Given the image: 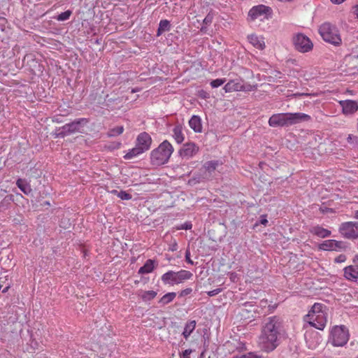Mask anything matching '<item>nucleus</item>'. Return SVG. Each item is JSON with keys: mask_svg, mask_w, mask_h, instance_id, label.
<instances>
[{"mask_svg": "<svg viewBox=\"0 0 358 358\" xmlns=\"http://www.w3.org/2000/svg\"><path fill=\"white\" fill-rule=\"evenodd\" d=\"M286 336L285 323L280 317L274 315L264 320L259 341L265 352L274 350Z\"/></svg>", "mask_w": 358, "mask_h": 358, "instance_id": "f257e3e1", "label": "nucleus"}, {"mask_svg": "<svg viewBox=\"0 0 358 358\" xmlns=\"http://www.w3.org/2000/svg\"><path fill=\"white\" fill-rule=\"evenodd\" d=\"M311 117L303 113H277L271 115L268 120V124L273 127H289L303 122H308Z\"/></svg>", "mask_w": 358, "mask_h": 358, "instance_id": "f03ea898", "label": "nucleus"}, {"mask_svg": "<svg viewBox=\"0 0 358 358\" xmlns=\"http://www.w3.org/2000/svg\"><path fill=\"white\" fill-rule=\"evenodd\" d=\"M173 152V148L167 140L161 143L150 153V163L153 166H161L167 163Z\"/></svg>", "mask_w": 358, "mask_h": 358, "instance_id": "7ed1b4c3", "label": "nucleus"}, {"mask_svg": "<svg viewBox=\"0 0 358 358\" xmlns=\"http://www.w3.org/2000/svg\"><path fill=\"white\" fill-rule=\"evenodd\" d=\"M89 123L87 118H78L73 122L66 124L57 129L55 136L57 138H64L75 133H83L85 127Z\"/></svg>", "mask_w": 358, "mask_h": 358, "instance_id": "20e7f679", "label": "nucleus"}, {"mask_svg": "<svg viewBox=\"0 0 358 358\" xmlns=\"http://www.w3.org/2000/svg\"><path fill=\"white\" fill-rule=\"evenodd\" d=\"M319 33L322 39L335 46H338L342 43V39L337 27L329 22H324L320 25Z\"/></svg>", "mask_w": 358, "mask_h": 358, "instance_id": "39448f33", "label": "nucleus"}, {"mask_svg": "<svg viewBox=\"0 0 358 358\" xmlns=\"http://www.w3.org/2000/svg\"><path fill=\"white\" fill-rule=\"evenodd\" d=\"M192 276L193 274L186 270H180L178 272L169 271L162 275L161 279L164 285H174L189 280Z\"/></svg>", "mask_w": 358, "mask_h": 358, "instance_id": "423d86ee", "label": "nucleus"}, {"mask_svg": "<svg viewBox=\"0 0 358 358\" xmlns=\"http://www.w3.org/2000/svg\"><path fill=\"white\" fill-rule=\"evenodd\" d=\"M348 329L344 325L335 326L331 329L329 341L334 346L342 347L348 343Z\"/></svg>", "mask_w": 358, "mask_h": 358, "instance_id": "0eeeda50", "label": "nucleus"}, {"mask_svg": "<svg viewBox=\"0 0 358 358\" xmlns=\"http://www.w3.org/2000/svg\"><path fill=\"white\" fill-rule=\"evenodd\" d=\"M294 48L300 52H308L313 50V43L310 39L301 33L295 34L292 38Z\"/></svg>", "mask_w": 358, "mask_h": 358, "instance_id": "6e6552de", "label": "nucleus"}, {"mask_svg": "<svg viewBox=\"0 0 358 358\" xmlns=\"http://www.w3.org/2000/svg\"><path fill=\"white\" fill-rule=\"evenodd\" d=\"M343 237L354 240L358 238V222H343L338 229Z\"/></svg>", "mask_w": 358, "mask_h": 358, "instance_id": "1a4fd4ad", "label": "nucleus"}, {"mask_svg": "<svg viewBox=\"0 0 358 358\" xmlns=\"http://www.w3.org/2000/svg\"><path fill=\"white\" fill-rule=\"evenodd\" d=\"M271 13V8L263 4L253 6L248 13V17L250 20L254 21L257 19L263 20L267 19L268 15Z\"/></svg>", "mask_w": 358, "mask_h": 358, "instance_id": "9d476101", "label": "nucleus"}, {"mask_svg": "<svg viewBox=\"0 0 358 358\" xmlns=\"http://www.w3.org/2000/svg\"><path fill=\"white\" fill-rule=\"evenodd\" d=\"M305 320L308 322L310 326L319 330H323L327 322V313L319 315L312 314V316L306 317Z\"/></svg>", "mask_w": 358, "mask_h": 358, "instance_id": "9b49d317", "label": "nucleus"}, {"mask_svg": "<svg viewBox=\"0 0 358 358\" xmlns=\"http://www.w3.org/2000/svg\"><path fill=\"white\" fill-rule=\"evenodd\" d=\"M199 150V147L193 142L183 144L179 150V155L183 158L189 159L196 155Z\"/></svg>", "mask_w": 358, "mask_h": 358, "instance_id": "f8f14e48", "label": "nucleus"}, {"mask_svg": "<svg viewBox=\"0 0 358 358\" xmlns=\"http://www.w3.org/2000/svg\"><path fill=\"white\" fill-rule=\"evenodd\" d=\"M152 142V140L150 135L143 131L137 136L136 145L145 152L150 149Z\"/></svg>", "mask_w": 358, "mask_h": 358, "instance_id": "ddd939ff", "label": "nucleus"}, {"mask_svg": "<svg viewBox=\"0 0 358 358\" xmlns=\"http://www.w3.org/2000/svg\"><path fill=\"white\" fill-rule=\"evenodd\" d=\"M342 107V112L345 115H353L358 110V102L354 100L347 99L339 101Z\"/></svg>", "mask_w": 358, "mask_h": 358, "instance_id": "4468645a", "label": "nucleus"}, {"mask_svg": "<svg viewBox=\"0 0 358 358\" xmlns=\"http://www.w3.org/2000/svg\"><path fill=\"white\" fill-rule=\"evenodd\" d=\"M343 276L346 280L356 282L358 280V268L354 265H350L343 268Z\"/></svg>", "mask_w": 358, "mask_h": 358, "instance_id": "2eb2a0df", "label": "nucleus"}, {"mask_svg": "<svg viewBox=\"0 0 358 358\" xmlns=\"http://www.w3.org/2000/svg\"><path fill=\"white\" fill-rule=\"evenodd\" d=\"M309 231L314 236H316L319 238H324L329 237L331 234L330 230L327 229H324L320 225H315L310 228Z\"/></svg>", "mask_w": 358, "mask_h": 358, "instance_id": "dca6fc26", "label": "nucleus"}, {"mask_svg": "<svg viewBox=\"0 0 358 358\" xmlns=\"http://www.w3.org/2000/svg\"><path fill=\"white\" fill-rule=\"evenodd\" d=\"M189 125L196 133H201L202 131L201 119L198 115H194L190 118Z\"/></svg>", "mask_w": 358, "mask_h": 358, "instance_id": "f3484780", "label": "nucleus"}, {"mask_svg": "<svg viewBox=\"0 0 358 358\" xmlns=\"http://www.w3.org/2000/svg\"><path fill=\"white\" fill-rule=\"evenodd\" d=\"M173 138L176 141V142L178 144H180L183 142L185 139V135L182 133V127L181 124H178L174 126L173 130Z\"/></svg>", "mask_w": 358, "mask_h": 358, "instance_id": "a211bd4d", "label": "nucleus"}, {"mask_svg": "<svg viewBox=\"0 0 358 358\" xmlns=\"http://www.w3.org/2000/svg\"><path fill=\"white\" fill-rule=\"evenodd\" d=\"M155 260L148 259L144 265L138 269V274H147L151 273L155 268Z\"/></svg>", "mask_w": 358, "mask_h": 358, "instance_id": "6ab92c4d", "label": "nucleus"}, {"mask_svg": "<svg viewBox=\"0 0 358 358\" xmlns=\"http://www.w3.org/2000/svg\"><path fill=\"white\" fill-rule=\"evenodd\" d=\"M241 89V81L231 80L224 86V90L226 92H238Z\"/></svg>", "mask_w": 358, "mask_h": 358, "instance_id": "aec40b11", "label": "nucleus"}, {"mask_svg": "<svg viewBox=\"0 0 358 358\" xmlns=\"http://www.w3.org/2000/svg\"><path fill=\"white\" fill-rule=\"evenodd\" d=\"M171 24L168 20H162L159 23V27L157 31V36H159L163 33L170 31Z\"/></svg>", "mask_w": 358, "mask_h": 358, "instance_id": "412c9836", "label": "nucleus"}, {"mask_svg": "<svg viewBox=\"0 0 358 358\" xmlns=\"http://www.w3.org/2000/svg\"><path fill=\"white\" fill-rule=\"evenodd\" d=\"M284 357L286 358H297L299 356V348L297 345L292 343L289 345L287 350L284 352Z\"/></svg>", "mask_w": 358, "mask_h": 358, "instance_id": "4be33fe9", "label": "nucleus"}, {"mask_svg": "<svg viewBox=\"0 0 358 358\" xmlns=\"http://www.w3.org/2000/svg\"><path fill=\"white\" fill-rule=\"evenodd\" d=\"M16 185L17 187L25 194H29L31 192L32 189L31 188L30 185L27 182V181L24 179L19 178L17 182Z\"/></svg>", "mask_w": 358, "mask_h": 358, "instance_id": "5701e85b", "label": "nucleus"}, {"mask_svg": "<svg viewBox=\"0 0 358 358\" xmlns=\"http://www.w3.org/2000/svg\"><path fill=\"white\" fill-rule=\"evenodd\" d=\"M249 42L256 48L263 50L265 47L264 43L257 36L251 34L248 37Z\"/></svg>", "mask_w": 358, "mask_h": 358, "instance_id": "b1692460", "label": "nucleus"}, {"mask_svg": "<svg viewBox=\"0 0 358 358\" xmlns=\"http://www.w3.org/2000/svg\"><path fill=\"white\" fill-rule=\"evenodd\" d=\"M326 306L322 303H315L313 306L311 310L308 312V314L306 315V317L312 316L313 315H319L322 313H326L324 309Z\"/></svg>", "mask_w": 358, "mask_h": 358, "instance_id": "393cba45", "label": "nucleus"}, {"mask_svg": "<svg viewBox=\"0 0 358 358\" xmlns=\"http://www.w3.org/2000/svg\"><path fill=\"white\" fill-rule=\"evenodd\" d=\"M196 321L195 320H191L186 323L184 331L182 333V335L184 336L185 339H187L189 336L191 335V334L193 332V331L195 329L196 327Z\"/></svg>", "mask_w": 358, "mask_h": 358, "instance_id": "a878e982", "label": "nucleus"}, {"mask_svg": "<svg viewBox=\"0 0 358 358\" xmlns=\"http://www.w3.org/2000/svg\"><path fill=\"white\" fill-rule=\"evenodd\" d=\"M157 293L155 291L150 290V291H143L141 290L139 292L138 296L141 298V299L145 301L148 302L153 299H155L157 296Z\"/></svg>", "mask_w": 358, "mask_h": 358, "instance_id": "bb28decb", "label": "nucleus"}, {"mask_svg": "<svg viewBox=\"0 0 358 358\" xmlns=\"http://www.w3.org/2000/svg\"><path fill=\"white\" fill-rule=\"evenodd\" d=\"M144 152L139 148L136 145H135V147L133 148L132 149H130L128 152L124 155V159H131L134 157H136L141 154H143Z\"/></svg>", "mask_w": 358, "mask_h": 358, "instance_id": "cd10ccee", "label": "nucleus"}, {"mask_svg": "<svg viewBox=\"0 0 358 358\" xmlns=\"http://www.w3.org/2000/svg\"><path fill=\"white\" fill-rule=\"evenodd\" d=\"M176 296V292H169L164 294L158 301L161 306H165L171 303Z\"/></svg>", "mask_w": 358, "mask_h": 358, "instance_id": "c85d7f7f", "label": "nucleus"}, {"mask_svg": "<svg viewBox=\"0 0 358 358\" xmlns=\"http://www.w3.org/2000/svg\"><path fill=\"white\" fill-rule=\"evenodd\" d=\"M334 245V239L326 240L318 245V248L320 250L333 251L335 250Z\"/></svg>", "mask_w": 358, "mask_h": 358, "instance_id": "c756f323", "label": "nucleus"}, {"mask_svg": "<svg viewBox=\"0 0 358 358\" xmlns=\"http://www.w3.org/2000/svg\"><path fill=\"white\" fill-rule=\"evenodd\" d=\"M14 201V195L8 194L0 202V208L8 209L12 202Z\"/></svg>", "mask_w": 358, "mask_h": 358, "instance_id": "7c9ffc66", "label": "nucleus"}, {"mask_svg": "<svg viewBox=\"0 0 358 358\" xmlns=\"http://www.w3.org/2000/svg\"><path fill=\"white\" fill-rule=\"evenodd\" d=\"M219 164L220 162L217 160L209 161L203 164V168L205 169L206 171L211 173L216 169Z\"/></svg>", "mask_w": 358, "mask_h": 358, "instance_id": "2f4dec72", "label": "nucleus"}, {"mask_svg": "<svg viewBox=\"0 0 358 358\" xmlns=\"http://www.w3.org/2000/svg\"><path fill=\"white\" fill-rule=\"evenodd\" d=\"M348 143L353 148H358V136L353 135V134H349L347 138Z\"/></svg>", "mask_w": 358, "mask_h": 358, "instance_id": "473e14b6", "label": "nucleus"}, {"mask_svg": "<svg viewBox=\"0 0 358 358\" xmlns=\"http://www.w3.org/2000/svg\"><path fill=\"white\" fill-rule=\"evenodd\" d=\"M72 15V11L71 10H67L59 15H58L55 19L58 21H65L69 19L70 16Z\"/></svg>", "mask_w": 358, "mask_h": 358, "instance_id": "72a5a7b5", "label": "nucleus"}, {"mask_svg": "<svg viewBox=\"0 0 358 358\" xmlns=\"http://www.w3.org/2000/svg\"><path fill=\"white\" fill-rule=\"evenodd\" d=\"M123 131H124V127L122 126L116 127L111 129L109 131L108 136H111V137L116 136H118V135H120L121 134H122Z\"/></svg>", "mask_w": 358, "mask_h": 358, "instance_id": "f704fd0d", "label": "nucleus"}, {"mask_svg": "<svg viewBox=\"0 0 358 358\" xmlns=\"http://www.w3.org/2000/svg\"><path fill=\"white\" fill-rule=\"evenodd\" d=\"M225 78H217L210 82V86L213 88H216L222 85L225 83Z\"/></svg>", "mask_w": 358, "mask_h": 358, "instance_id": "c9c22d12", "label": "nucleus"}, {"mask_svg": "<svg viewBox=\"0 0 358 358\" xmlns=\"http://www.w3.org/2000/svg\"><path fill=\"white\" fill-rule=\"evenodd\" d=\"M334 247L335 250H345L346 248L345 243L343 241H338L336 240H334Z\"/></svg>", "mask_w": 358, "mask_h": 358, "instance_id": "e433bc0d", "label": "nucleus"}, {"mask_svg": "<svg viewBox=\"0 0 358 358\" xmlns=\"http://www.w3.org/2000/svg\"><path fill=\"white\" fill-rule=\"evenodd\" d=\"M255 88V87L253 85H251L250 84H243L242 82H241V89L239 90V91L250 92L254 90Z\"/></svg>", "mask_w": 358, "mask_h": 358, "instance_id": "4c0bfd02", "label": "nucleus"}, {"mask_svg": "<svg viewBox=\"0 0 358 358\" xmlns=\"http://www.w3.org/2000/svg\"><path fill=\"white\" fill-rule=\"evenodd\" d=\"M233 358H260V356L255 352H248L240 356H235Z\"/></svg>", "mask_w": 358, "mask_h": 358, "instance_id": "58836bf2", "label": "nucleus"}, {"mask_svg": "<svg viewBox=\"0 0 358 358\" xmlns=\"http://www.w3.org/2000/svg\"><path fill=\"white\" fill-rule=\"evenodd\" d=\"M118 197L122 200H130L132 196L129 193L122 190L118 193Z\"/></svg>", "mask_w": 358, "mask_h": 358, "instance_id": "ea45409f", "label": "nucleus"}, {"mask_svg": "<svg viewBox=\"0 0 358 358\" xmlns=\"http://www.w3.org/2000/svg\"><path fill=\"white\" fill-rule=\"evenodd\" d=\"M213 20V14L211 13H209L207 14V15L203 19V23L205 25H209L212 23Z\"/></svg>", "mask_w": 358, "mask_h": 358, "instance_id": "a19ab883", "label": "nucleus"}, {"mask_svg": "<svg viewBox=\"0 0 358 358\" xmlns=\"http://www.w3.org/2000/svg\"><path fill=\"white\" fill-rule=\"evenodd\" d=\"M347 258L345 255L341 254L334 259L335 263H343L346 261Z\"/></svg>", "mask_w": 358, "mask_h": 358, "instance_id": "79ce46f5", "label": "nucleus"}, {"mask_svg": "<svg viewBox=\"0 0 358 358\" xmlns=\"http://www.w3.org/2000/svg\"><path fill=\"white\" fill-rule=\"evenodd\" d=\"M185 261L188 263V264H190L192 265H194V262L190 258V250L189 248H187L185 251Z\"/></svg>", "mask_w": 358, "mask_h": 358, "instance_id": "37998d69", "label": "nucleus"}, {"mask_svg": "<svg viewBox=\"0 0 358 358\" xmlns=\"http://www.w3.org/2000/svg\"><path fill=\"white\" fill-rule=\"evenodd\" d=\"M192 292V288H186L185 289H182L180 294H179V296L180 297H183V296H187L189 294H190Z\"/></svg>", "mask_w": 358, "mask_h": 358, "instance_id": "c03bdc74", "label": "nucleus"}, {"mask_svg": "<svg viewBox=\"0 0 358 358\" xmlns=\"http://www.w3.org/2000/svg\"><path fill=\"white\" fill-rule=\"evenodd\" d=\"M222 292V289L220 288H217V289H215L213 290H211V291H209L207 292V294L209 296H214L217 294H218L219 293H220Z\"/></svg>", "mask_w": 358, "mask_h": 358, "instance_id": "a18cd8bd", "label": "nucleus"}, {"mask_svg": "<svg viewBox=\"0 0 358 358\" xmlns=\"http://www.w3.org/2000/svg\"><path fill=\"white\" fill-rule=\"evenodd\" d=\"M192 227V224L190 222H186L183 224L181 225L180 227H179V229H191Z\"/></svg>", "mask_w": 358, "mask_h": 358, "instance_id": "49530a36", "label": "nucleus"}, {"mask_svg": "<svg viewBox=\"0 0 358 358\" xmlns=\"http://www.w3.org/2000/svg\"><path fill=\"white\" fill-rule=\"evenodd\" d=\"M320 210L323 214L329 213H331L334 212L333 208H327V207H320Z\"/></svg>", "mask_w": 358, "mask_h": 358, "instance_id": "de8ad7c7", "label": "nucleus"}, {"mask_svg": "<svg viewBox=\"0 0 358 358\" xmlns=\"http://www.w3.org/2000/svg\"><path fill=\"white\" fill-rule=\"evenodd\" d=\"M192 351L191 349L185 350V351L182 352V358H190L189 355L192 353Z\"/></svg>", "mask_w": 358, "mask_h": 358, "instance_id": "09e8293b", "label": "nucleus"}, {"mask_svg": "<svg viewBox=\"0 0 358 358\" xmlns=\"http://www.w3.org/2000/svg\"><path fill=\"white\" fill-rule=\"evenodd\" d=\"M259 222L261 224H263V225H266V224L268 223V220L266 219V215H262L260 217V220L259 221Z\"/></svg>", "mask_w": 358, "mask_h": 358, "instance_id": "8fccbe9b", "label": "nucleus"}, {"mask_svg": "<svg viewBox=\"0 0 358 358\" xmlns=\"http://www.w3.org/2000/svg\"><path fill=\"white\" fill-rule=\"evenodd\" d=\"M352 12L358 18V5H356L352 7Z\"/></svg>", "mask_w": 358, "mask_h": 358, "instance_id": "3c124183", "label": "nucleus"}, {"mask_svg": "<svg viewBox=\"0 0 358 358\" xmlns=\"http://www.w3.org/2000/svg\"><path fill=\"white\" fill-rule=\"evenodd\" d=\"M352 262L354 264H355V266L358 268V255H356L353 259H352Z\"/></svg>", "mask_w": 358, "mask_h": 358, "instance_id": "603ef678", "label": "nucleus"}, {"mask_svg": "<svg viewBox=\"0 0 358 358\" xmlns=\"http://www.w3.org/2000/svg\"><path fill=\"white\" fill-rule=\"evenodd\" d=\"M345 0H331V1L333 3H336V4H340L341 3H343Z\"/></svg>", "mask_w": 358, "mask_h": 358, "instance_id": "864d4df0", "label": "nucleus"}, {"mask_svg": "<svg viewBox=\"0 0 358 358\" xmlns=\"http://www.w3.org/2000/svg\"><path fill=\"white\" fill-rule=\"evenodd\" d=\"M206 26H202L201 28V32H206Z\"/></svg>", "mask_w": 358, "mask_h": 358, "instance_id": "5fc2aeb1", "label": "nucleus"}, {"mask_svg": "<svg viewBox=\"0 0 358 358\" xmlns=\"http://www.w3.org/2000/svg\"><path fill=\"white\" fill-rule=\"evenodd\" d=\"M119 192H118L117 190H115V189H114V190H112V191H111V193H112V194H115V195H117V196H118V193H119Z\"/></svg>", "mask_w": 358, "mask_h": 358, "instance_id": "6e6d98bb", "label": "nucleus"}, {"mask_svg": "<svg viewBox=\"0 0 358 358\" xmlns=\"http://www.w3.org/2000/svg\"><path fill=\"white\" fill-rule=\"evenodd\" d=\"M354 217L355 218L358 219V210L355 211Z\"/></svg>", "mask_w": 358, "mask_h": 358, "instance_id": "4d7b16f0", "label": "nucleus"}, {"mask_svg": "<svg viewBox=\"0 0 358 358\" xmlns=\"http://www.w3.org/2000/svg\"><path fill=\"white\" fill-rule=\"evenodd\" d=\"M8 289H9V287H5V288L3 289L2 292H3V293L6 292L8 291Z\"/></svg>", "mask_w": 358, "mask_h": 358, "instance_id": "13d9d810", "label": "nucleus"}, {"mask_svg": "<svg viewBox=\"0 0 358 358\" xmlns=\"http://www.w3.org/2000/svg\"><path fill=\"white\" fill-rule=\"evenodd\" d=\"M199 358H204V352H202Z\"/></svg>", "mask_w": 358, "mask_h": 358, "instance_id": "bf43d9fd", "label": "nucleus"}, {"mask_svg": "<svg viewBox=\"0 0 358 358\" xmlns=\"http://www.w3.org/2000/svg\"><path fill=\"white\" fill-rule=\"evenodd\" d=\"M44 206H50V203L49 201H45L43 203Z\"/></svg>", "mask_w": 358, "mask_h": 358, "instance_id": "052dcab7", "label": "nucleus"}, {"mask_svg": "<svg viewBox=\"0 0 358 358\" xmlns=\"http://www.w3.org/2000/svg\"><path fill=\"white\" fill-rule=\"evenodd\" d=\"M120 145H121V143H118L117 144V147L116 148H119L120 147Z\"/></svg>", "mask_w": 358, "mask_h": 358, "instance_id": "680f3d73", "label": "nucleus"}, {"mask_svg": "<svg viewBox=\"0 0 358 358\" xmlns=\"http://www.w3.org/2000/svg\"><path fill=\"white\" fill-rule=\"evenodd\" d=\"M136 91H137L136 90H132V92H135Z\"/></svg>", "mask_w": 358, "mask_h": 358, "instance_id": "e2e57ef3", "label": "nucleus"}, {"mask_svg": "<svg viewBox=\"0 0 358 358\" xmlns=\"http://www.w3.org/2000/svg\"><path fill=\"white\" fill-rule=\"evenodd\" d=\"M357 131H358V119H357Z\"/></svg>", "mask_w": 358, "mask_h": 358, "instance_id": "0e129e2a", "label": "nucleus"}, {"mask_svg": "<svg viewBox=\"0 0 358 358\" xmlns=\"http://www.w3.org/2000/svg\"><path fill=\"white\" fill-rule=\"evenodd\" d=\"M357 358H358V356L357 357Z\"/></svg>", "mask_w": 358, "mask_h": 358, "instance_id": "69168bd1", "label": "nucleus"}]
</instances>
